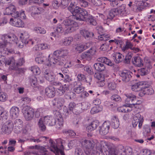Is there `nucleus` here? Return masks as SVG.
Here are the masks:
<instances>
[{
    "label": "nucleus",
    "instance_id": "obj_17",
    "mask_svg": "<svg viewBox=\"0 0 155 155\" xmlns=\"http://www.w3.org/2000/svg\"><path fill=\"white\" fill-rule=\"evenodd\" d=\"M82 146L85 148L86 150L91 149L92 148H94L95 142L92 140H85L82 142Z\"/></svg>",
    "mask_w": 155,
    "mask_h": 155
},
{
    "label": "nucleus",
    "instance_id": "obj_48",
    "mask_svg": "<svg viewBox=\"0 0 155 155\" xmlns=\"http://www.w3.org/2000/svg\"><path fill=\"white\" fill-rule=\"evenodd\" d=\"M46 109L44 108H40L38 109L35 112V116L37 118L41 117L43 113L45 112Z\"/></svg>",
    "mask_w": 155,
    "mask_h": 155
},
{
    "label": "nucleus",
    "instance_id": "obj_57",
    "mask_svg": "<svg viewBox=\"0 0 155 155\" xmlns=\"http://www.w3.org/2000/svg\"><path fill=\"white\" fill-rule=\"evenodd\" d=\"M145 8L144 7L142 6H138L134 5H133V10L136 12H141Z\"/></svg>",
    "mask_w": 155,
    "mask_h": 155
},
{
    "label": "nucleus",
    "instance_id": "obj_39",
    "mask_svg": "<svg viewBox=\"0 0 155 155\" xmlns=\"http://www.w3.org/2000/svg\"><path fill=\"white\" fill-rule=\"evenodd\" d=\"M120 125L119 121L117 117L114 116L112 119L111 126L114 129L118 128Z\"/></svg>",
    "mask_w": 155,
    "mask_h": 155
},
{
    "label": "nucleus",
    "instance_id": "obj_18",
    "mask_svg": "<svg viewBox=\"0 0 155 155\" xmlns=\"http://www.w3.org/2000/svg\"><path fill=\"white\" fill-rule=\"evenodd\" d=\"M142 118L140 115L137 114L135 115L133 117V120L132 121V124L134 127H135L139 124V127L140 128L142 125Z\"/></svg>",
    "mask_w": 155,
    "mask_h": 155
},
{
    "label": "nucleus",
    "instance_id": "obj_20",
    "mask_svg": "<svg viewBox=\"0 0 155 155\" xmlns=\"http://www.w3.org/2000/svg\"><path fill=\"white\" fill-rule=\"evenodd\" d=\"M100 145L99 143H97L96 146L97 147L96 150H95V148H92V149L86 150L85 151V153L87 155H95L97 152H98L99 151L100 152H102L103 150L101 148V147H97V146Z\"/></svg>",
    "mask_w": 155,
    "mask_h": 155
},
{
    "label": "nucleus",
    "instance_id": "obj_31",
    "mask_svg": "<svg viewBox=\"0 0 155 155\" xmlns=\"http://www.w3.org/2000/svg\"><path fill=\"white\" fill-rule=\"evenodd\" d=\"M19 12L16 11L15 6L13 5H12L6 8L4 12V14L5 15H11L12 16L13 13H18Z\"/></svg>",
    "mask_w": 155,
    "mask_h": 155
},
{
    "label": "nucleus",
    "instance_id": "obj_42",
    "mask_svg": "<svg viewBox=\"0 0 155 155\" xmlns=\"http://www.w3.org/2000/svg\"><path fill=\"white\" fill-rule=\"evenodd\" d=\"M24 63L25 60L23 58H22L19 59L18 62L16 63H15V69H13V67H12V69L20 71H22V70L21 68H18L17 67L22 66Z\"/></svg>",
    "mask_w": 155,
    "mask_h": 155
},
{
    "label": "nucleus",
    "instance_id": "obj_22",
    "mask_svg": "<svg viewBox=\"0 0 155 155\" xmlns=\"http://www.w3.org/2000/svg\"><path fill=\"white\" fill-rule=\"evenodd\" d=\"M118 13L116 8L111 9L109 13V16L110 18L107 17L106 19L105 18L106 20H104V23L109 25L110 20H111L115 16L118 15Z\"/></svg>",
    "mask_w": 155,
    "mask_h": 155
},
{
    "label": "nucleus",
    "instance_id": "obj_45",
    "mask_svg": "<svg viewBox=\"0 0 155 155\" xmlns=\"http://www.w3.org/2000/svg\"><path fill=\"white\" fill-rule=\"evenodd\" d=\"M79 107L82 110H86L89 108L90 107V104L88 102H83L78 104Z\"/></svg>",
    "mask_w": 155,
    "mask_h": 155
},
{
    "label": "nucleus",
    "instance_id": "obj_56",
    "mask_svg": "<svg viewBox=\"0 0 155 155\" xmlns=\"http://www.w3.org/2000/svg\"><path fill=\"white\" fill-rule=\"evenodd\" d=\"M101 110V108L98 106H95L93 107L91 110L92 114H94L100 112Z\"/></svg>",
    "mask_w": 155,
    "mask_h": 155
},
{
    "label": "nucleus",
    "instance_id": "obj_32",
    "mask_svg": "<svg viewBox=\"0 0 155 155\" xmlns=\"http://www.w3.org/2000/svg\"><path fill=\"white\" fill-rule=\"evenodd\" d=\"M99 125V122L97 120L93 121L86 127V130L88 132H91L95 129Z\"/></svg>",
    "mask_w": 155,
    "mask_h": 155
},
{
    "label": "nucleus",
    "instance_id": "obj_33",
    "mask_svg": "<svg viewBox=\"0 0 155 155\" xmlns=\"http://www.w3.org/2000/svg\"><path fill=\"white\" fill-rule=\"evenodd\" d=\"M64 102V99L63 98L55 99L53 101V105L58 108H60L63 106Z\"/></svg>",
    "mask_w": 155,
    "mask_h": 155
},
{
    "label": "nucleus",
    "instance_id": "obj_28",
    "mask_svg": "<svg viewBox=\"0 0 155 155\" xmlns=\"http://www.w3.org/2000/svg\"><path fill=\"white\" fill-rule=\"evenodd\" d=\"M55 92L54 88L52 86H49L46 88L45 94L49 98L54 97L55 95Z\"/></svg>",
    "mask_w": 155,
    "mask_h": 155
},
{
    "label": "nucleus",
    "instance_id": "obj_30",
    "mask_svg": "<svg viewBox=\"0 0 155 155\" xmlns=\"http://www.w3.org/2000/svg\"><path fill=\"white\" fill-rule=\"evenodd\" d=\"M114 61L117 63H119L123 61L124 56L119 52L114 53L112 54Z\"/></svg>",
    "mask_w": 155,
    "mask_h": 155
},
{
    "label": "nucleus",
    "instance_id": "obj_10",
    "mask_svg": "<svg viewBox=\"0 0 155 155\" xmlns=\"http://www.w3.org/2000/svg\"><path fill=\"white\" fill-rule=\"evenodd\" d=\"M96 49L95 47H91L89 50L82 54L81 58L82 59H86L88 61H90L92 58L93 56L95 54Z\"/></svg>",
    "mask_w": 155,
    "mask_h": 155
},
{
    "label": "nucleus",
    "instance_id": "obj_62",
    "mask_svg": "<svg viewBox=\"0 0 155 155\" xmlns=\"http://www.w3.org/2000/svg\"><path fill=\"white\" fill-rule=\"evenodd\" d=\"M7 99L6 94L2 92L0 93V101L4 102Z\"/></svg>",
    "mask_w": 155,
    "mask_h": 155
},
{
    "label": "nucleus",
    "instance_id": "obj_14",
    "mask_svg": "<svg viewBox=\"0 0 155 155\" xmlns=\"http://www.w3.org/2000/svg\"><path fill=\"white\" fill-rule=\"evenodd\" d=\"M110 125V122L109 121H105L100 127L99 133L102 135H105L109 132Z\"/></svg>",
    "mask_w": 155,
    "mask_h": 155
},
{
    "label": "nucleus",
    "instance_id": "obj_26",
    "mask_svg": "<svg viewBox=\"0 0 155 155\" xmlns=\"http://www.w3.org/2000/svg\"><path fill=\"white\" fill-rule=\"evenodd\" d=\"M131 74L132 73L129 71L124 70L121 73L120 75L122 77L123 81L128 82L131 78Z\"/></svg>",
    "mask_w": 155,
    "mask_h": 155
},
{
    "label": "nucleus",
    "instance_id": "obj_61",
    "mask_svg": "<svg viewBox=\"0 0 155 155\" xmlns=\"http://www.w3.org/2000/svg\"><path fill=\"white\" fill-rule=\"evenodd\" d=\"M34 30L38 33L45 34L46 32V30L43 28L41 27H36L35 28Z\"/></svg>",
    "mask_w": 155,
    "mask_h": 155
},
{
    "label": "nucleus",
    "instance_id": "obj_7",
    "mask_svg": "<svg viewBox=\"0 0 155 155\" xmlns=\"http://www.w3.org/2000/svg\"><path fill=\"white\" fill-rule=\"evenodd\" d=\"M63 24L65 25V28L64 34L74 31H75L76 28L78 27L77 23L70 19L64 20Z\"/></svg>",
    "mask_w": 155,
    "mask_h": 155
},
{
    "label": "nucleus",
    "instance_id": "obj_25",
    "mask_svg": "<svg viewBox=\"0 0 155 155\" xmlns=\"http://www.w3.org/2000/svg\"><path fill=\"white\" fill-rule=\"evenodd\" d=\"M46 150L44 147H41L40 148V151L37 153L34 150L32 152L30 151H25L24 153L25 155H31V154H34L36 155H48V154L45 152Z\"/></svg>",
    "mask_w": 155,
    "mask_h": 155
},
{
    "label": "nucleus",
    "instance_id": "obj_16",
    "mask_svg": "<svg viewBox=\"0 0 155 155\" xmlns=\"http://www.w3.org/2000/svg\"><path fill=\"white\" fill-rule=\"evenodd\" d=\"M14 125L13 129L14 132L16 133H19L22 129L23 122L20 119H16L14 121Z\"/></svg>",
    "mask_w": 155,
    "mask_h": 155
},
{
    "label": "nucleus",
    "instance_id": "obj_5",
    "mask_svg": "<svg viewBox=\"0 0 155 155\" xmlns=\"http://www.w3.org/2000/svg\"><path fill=\"white\" fill-rule=\"evenodd\" d=\"M1 39L2 42H0V48L10 46V44L17 43L18 38L16 36L13 34H5L2 35Z\"/></svg>",
    "mask_w": 155,
    "mask_h": 155
},
{
    "label": "nucleus",
    "instance_id": "obj_15",
    "mask_svg": "<svg viewBox=\"0 0 155 155\" xmlns=\"http://www.w3.org/2000/svg\"><path fill=\"white\" fill-rule=\"evenodd\" d=\"M68 53V50L65 48H62L54 51V54L56 55L58 58L62 59V61L63 62L65 57L67 56Z\"/></svg>",
    "mask_w": 155,
    "mask_h": 155
},
{
    "label": "nucleus",
    "instance_id": "obj_27",
    "mask_svg": "<svg viewBox=\"0 0 155 155\" xmlns=\"http://www.w3.org/2000/svg\"><path fill=\"white\" fill-rule=\"evenodd\" d=\"M31 11V15L33 17H35L36 15L40 14L43 12V9L40 7H31L30 8Z\"/></svg>",
    "mask_w": 155,
    "mask_h": 155
},
{
    "label": "nucleus",
    "instance_id": "obj_4",
    "mask_svg": "<svg viewBox=\"0 0 155 155\" xmlns=\"http://www.w3.org/2000/svg\"><path fill=\"white\" fill-rule=\"evenodd\" d=\"M56 141L58 143V146H59V144H61L59 148L57 146L56 144L52 140L50 139L49 142L51 143L50 148L51 150L55 153L56 155H59L60 153L61 155H65L63 151L64 148L63 144L65 143V141L61 138H58L56 140Z\"/></svg>",
    "mask_w": 155,
    "mask_h": 155
},
{
    "label": "nucleus",
    "instance_id": "obj_8",
    "mask_svg": "<svg viewBox=\"0 0 155 155\" xmlns=\"http://www.w3.org/2000/svg\"><path fill=\"white\" fill-rule=\"evenodd\" d=\"M50 55L48 56V62L49 63L48 64V66L54 65L55 64L56 65L62 66L63 65L64 62L62 61V59H61L60 58L58 57L56 55L54 54L51 57Z\"/></svg>",
    "mask_w": 155,
    "mask_h": 155
},
{
    "label": "nucleus",
    "instance_id": "obj_9",
    "mask_svg": "<svg viewBox=\"0 0 155 155\" xmlns=\"http://www.w3.org/2000/svg\"><path fill=\"white\" fill-rule=\"evenodd\" d=\"M22 112L26 120H30L34 117V110L28 106H26L23 108Z\"/></svg>",
    "mask_w": 155,
    "mask_h": 155
},
{
    "label": "nucleus",
    "instance_id": "obj_37",
    "mask_svg": "<svg viewBox=\"0 0 155 155\" xmlns=\"http://www.w3.org/2000/svg\"><path fill=\"white\" fill-rule=\"evenodd\" d=\"M149 69L146 67L139 69L138 70V74L136 76L137 77H139L140 75H145L149 73Z\"/></svg>",
    "mask_w": 155,
    "mask_h": 155
},
{
    "label": "nucleus",
    "instance_id": "obj_34",
    "mask_svg": "<svg viewBox=\"0 0 155 155\" xmlns=\"http://www.w3.org/2000/svg\"><path fill=\"white\" fill-rule=\"evenodd\" d=\"M107 76V75L104 76V74L100 73H96L94 75L95 78L99 81L98 83H101L102 86H103L105 84V78Z\"/></svg>",
    "mask_w": 155,
    "mask_h": 155
},
{
    "label": "nucleus",
    "instance_id": "obj_35",
    "mask_svg": "<svg viewBox=\"0 0 155 155\" xmlns=\"http://www.w3.org/2000/svg\"><path fill=\"white\" fill-rule=\"evenodd\" d=\"M19 110L18 107L15 106L12 107L10 111V115L12 117L15 118L19 115Z\"/></svg>",
    "mask_w": 155,
    "mask_h": 155
},
{
    "label": "nucleus",
    "instance_id": "obj_11",
    "mask_svg": "<svg viewBox=\"0 0 155 155\" xmlns=\"http://www.w3.org/2000/svg\"><path fill=\"white\" fill-rule=\"evenodd\" d=\"M143 88L139 93V95L140 97L143 96L144 95H152L154 93L153 89L149 87L146 84V82H144Z\"/></svg>",
    "mask_w": 155,
    "mask_h": 155
},
{
    "label": "nucleus",
    "instance_id": "obj_59",
    "mask_svg": "<svg viewBox=\"0 0 155 155\" xmlns=\"http://www.w3.org/2000/svg\"><path fill=\"white\" fill-rule=\"evenodd\" d=\"M106 152V154L107 155H118V154L115 151L114 149L113 148L109 147L108 150Z\"/></svg>",
    "mask_w": 155,
    "mask_h": 155
},
{
    "label": "nucleus",
    "instance_id": "obj_49",
    "mask_svg": "<svg viewBox=\"0 0 155 155\" xmlns=\"http://www.w3.org/2000/svg\"><path fill=\"white\" fill-rule=\"evenodd\" d=\"M45 124H45L42 120V119H40L39 120L38 125L39 128L42 131H44L46 129Z\"/></svg>",
    "mask_w": 155,
    "mask_h": 155
},
{
    "label": "nucleus",
    "instance_id": "obj_12",
    "mask_svg": "<svg viewBox=\"0 0 155 155\" xmlns=\"http://www.w3.org/2000/svg\"><path fill=\"white\" fill-rule=\"evenodd\" d=\"M13 127V125L11 121H7L2 126L1 130L3 132L9 134L12 132Z\"/></svg>",
    "mask_w": 155,
    "mask_h": 155
},
{
    "label": "nucleus",
    "instance_id": "obj_53",
    "mask_svg": "<svg viewBox=\"0 0 155 155\" xmlns=\"http://www.w3.org/2000/svg\"><path fill=\"white\" fill-rule=\"evenodd\" d=\"M46 60V58L43 55L39 56L35 58V61L38 64L42 63Z\"/></svg>",
    "mask_w": 155,
    "mask_h": 155
},
{
    "label": "nucleus",
    "instance_id": "obj_23",
    "mask_svg": "<svg viewBox=\"0 0 155 155\" xmlns=\"http://www.w3.org/2000/svg\"><path fill=\"white\" fill-rule=\"evenodd\" d=\"M89 47L88 43H80L75 45V49L76 52L80 53L88 48Z\"/></svg>",
    "mask_w": 155,
    "mask_h": 155
},
{
    "label": "nucleus",
    "instance_id": "obj_2",
    "mask_svg": "<svg viewBox=\"0 0 155 155\" xmlns=\"http://www.w3.org/2000/svg\"><path fill=\"white\" fill-rule=\"evenodd\" d=\"M25 12L21 11L18 13H13L12 15V18H10L9 23L12 25L18 28H23L25 26L24 22L20 19H25L26 16Z\"/></svg>",
    "mask_w": 155,
    "mask_h": 155
},
{
    "label": "nucleus",
    "instance_id": "obj_58",
    "mask_svg": "<svg viewBox=\"0 0 155 155\" xmlns=\"http://www.w3.org/2000/svg\"><path fill=\"white\" fill-rule=\"evenodd\" d=\"M132 58V55L130 54H128L124 58L123 61L126 64H129L130 62L131 59Z\"/></svg>",
    "mask_w": 155,
    "mask_h": 155
},
{
    "label": "nucleus",
    "instance_id": "obj_40",
    "mask_svg": "<svg viewBox=\"0 0 155 155\" xmlns=\"http://www.w3.org/2000/svg\"><path fill=\"white\" fill-rule=\"evenodd\" d=\"M29 35L27 32L26 31H23L19 35L20 38L21 40L22 43H25L29 37Z\"/></svg>",
    "mask_w": 155,
    "mask_h": 155
},
{
    "label": "nucleus",
    "instance_id": "obj_1",
    "mask_svg": "<svg viewBox=\"0 0 155 155\" xmlns=\"http://www.w3.org/2000/svg\"><path fill=\"white\" fill-rule=\"evenodd\" d=\"M42 73L46 80L50 82L52 84L59 87L58 91L60 95L63 94L66 91L68 90V86L66 84L61 86V83L56 80L54 75L48 70L44 69L42 70Z\"/></svg>",
    "mask_w": 155,
    "mask_h": 155
},
{
    "label": "nucleus",
    "instance_id": "obj_64",
    "mask_svg": "<svg viewBox=\"0 0 155 155\" xmlns=\"http://www.w3.org/2000/svg\"><path fill=\"white\" fill-rule=\"evenodd\" d=\"M22 103L24 104H29L31 101V99L28 97H23L21 99Z\"/></svg>",
    "mask_w": 155,
    "mask_h": 155
},
{
    "label": "nucleus",
    "instance_id": "obj_41",
    "mask_svg": "<svg viewBox=\"0 0 155 155\" xmlns=\"http://www.w3.org/2000/svg\"><path fill=\"white\" fill-rule=\"evenodd\" d=\"M84 21H85L88 23L90 25H97V22L95 20L94 18L92 15H90L86 18Z\"/></svg>",
    "mask_w": 155,
    "mask_h": 155
},
{
    "label": "nucleus",
    "instance_id": "obj_29",
    "mask_svg": "<svg viewBox=\"0 0 155 155\" xmlns=\"http://www.w3.org/2000/svg\"><path fill=\"white\" fill-rule=\"evenodd\" d=\"M119 16H126L127 15L126 6L125 4H122L120 6L116 8Z\"/></svg>",
    "mask_w": 155,
    "mask_h": 155
},
{
    "label": "nucleus",
    "instance_id": "obj_36",
    "mask_svg": "<svg viewBox=\"0 0 155 155\" xmlns=\"http://www.w3.org/2000/svg\"><path fill=\"white\" fill-rule=\"evenodd\" d=\"M132 62L133 64L136 66L140 67L143 65V60L139 56L135 57L133 58Z\"/></svg>",
    "mask_w": 155,
    "mask_h": 155
},
{
    "label": "nucleus",
    "instance_id": "obj_50",
    "mask_svg": "<svg viewBox=\"0 0 155 155\" xmlns=\"http://www.w3.org/2000/svg\"><path fill=\"white\" fill-rule=\"evenodd\" d=\"M73 41V38L71 37H68L66 38L62 41V43L64 45H69Z\"/></svg>",
    "mask_w": 155,
    "mask_h": 155
},
{
    "label": "nucleus",
    "instance_id": "obj_46",
    "mask_svg": "<svg viewBox=\"0 0 155 155\" xmlns=\"http://www.w3.org/2000/svg\"><path fill=\"white\" fill-rule=\"evenodd\" d=\"M107 87L109 90L110 91H113L115 93H117L118 91L116 89V84L113 81L108 83Z\"/></svg>",
    "mask_w": 155,
    "mask_h": 155
},
{
    "label": "nucleus",
    "instance_id": "obj_19",
    "mask_svg": "<svg viewBox=\"0 0 155 155\" xmlns=\"http://www.w3.org/2000/svg\"><path fill=\"white\" fill-rule=\"evenodd\" d=\"M68 108L70 111L75 114H77L79 113L80 108L79 107L78 104H76L74 102H70L68 106Z\"/></svg>",
    "mask_w": 155,
    "mask_h": 155
},
{
    "label": "nucleus",
    "instance_id": "obj_52",
    "mask_svg": "<svg viewBox=\"0 0 155 155\" xmlns=\"http://www.w3.org/2000/svg\"><path fill=\"white\" fill-rule=\"evenodd\" d=\"M110 99L111 101L114 102H120L121 101V99L120 96L116 94L111 96Z\"/></svg>",
    "mask_w": 155,
    "mask_h": 155
},
{
    "label": "nucleus",
    "instance_id": "obj_13",
    "mask_svg": "<svg viewBox=\"0 0 155 155\" xmlns=\"http://www.w3.org/2000/svg\"><path fill=\"white\" fill-rule=\"evenodd\" d=\"M0 63H1V65L5 64V65H10L13 67V69H15V60L14 57H11L7 59L4 56L1 57L0 58Z\"/></svg>",
    "mask_w": 155,
    "mask_h": 155
},
{
    "label": "nucleus",
    "instance_id": "obj_63",
    "mask_svg": "<svg viewBox=\"0 0 155 155\" xmlns=\"http://www.w3.org/2000/svg\"><path fill=\"white\" fill-rule=\"evenodd\" d=\"M64 133L66 135H68L71 137H73L75 135V133L72 130H68L66 131V130H64L63 131Z\"/></svg>",
    "mask_w": 155,
    "mask_h": 155
},
{
    "label": "nucleus",
    "instance_id": "obj_21",
    "mask_svg": "<svg viewBox=\"0 0 155 155\" xmlns=\"http://www.w3.org/2000/svg\"><path fill=\"white\" fill-rule=\"evenodd\" d=\"M54 113L57 119L56 121V123H57V127L58 129L61 128L63 126V119L61 117V115L59 112L57 110L54 111Z\"/></svg>",
    "mask_w": 155,
    "mask_h": 155
},
{
    "label": "nucleus",
    "instance_id": "obj_3",
    "mask_svg": "<svg viewBox=\"0 0 155 155\" xmlns=\"http://www.w3.org/2000/svg\"><path fill=\"white\" fill-rule=\"evenodd\" d=\"M97 61L99 62L94 63V67L97 71L100 72L104 71L106 69L105 65L102 63H105L110 66H112L114 65L113 62L105 57H100L97 58Z\"/></svg>",
    "mask_w": 155,
    "mask_h": 155
},
{
    "label": "nucleus",
    "instance_id": "obj_54",
    "mask_svg": "<svg viewBox=\"0 0 155 155\" xmlns=\"http://www.w3.org/2000/svg\"><path fill=\"white\" fill-rule=\"evenodd\" d=\"M110 38V36L108 34H103L100 35L98 36L99 40L101 41H106L108 40Z\"/></svg>",
    "mask_w": 155,
    "mask_h": 155
},
{
    "label": "nucleus",
    "instance_id": "obj_51",
    "mask_svg": "<svg viewBox=\"0 0 155 155\" xmlns=\"http://www.w3.org/2000/svg\"><path fill=\"white\" fill-rule=\"evenodd\" d=\"M81 8L78 6H76L74 8V10H73V12L72 13V15L74 16V18L76 19L77 16H79V13L80 12V10H81Z\"/></svg>",
    "mask_w": 155,
    "mask_h": 155
},
{
    "label": "nucleus",
    "instance_id": "obj_44",
    "mask_svg": "<svg viewBox=\"0 0 155 155\" xmlns=\"http://www.w3.org/2000/svg\"><path fill=\"white\" fill-rule=\"evenodd\" d=\"M54 33L57 34H59L62 33L64 31V29L63 28L62 25L60 24H58L54 28Z\"/></svg>",
    "mask_w": 155,
    "mask_h": 155
},
{
    "label": "nucleus",
    "instance_id": "obj_24",
    "mask_svg": "<svg viewBox=\"0 0 155 155\" xmlns=\"http://www.w3.org/2000/svg\"><path fill=\"white\" fill-rule=\"evenodd\" d=\"M80 12L79 13V16H76V19L80 21H84L89 15V14L87 11L85 9L81 8L80 10Z\"/></svg>",
    "mask_w": 155,
    "mask_h": 155
},
{
    "label": "nucleus",
    "instance_id": "obj_47",
    "mask_svg": "<svg viewBox=\"0 0 155 155\" xmlns=\"http://www.w3.org/2000/svg\"><path fill=\"white\" fill-rule=\"evenodd\" d=\"M29 69L35 75H38L41 73L39 68L37 66H32L29 68Z\"/></svg>",
    "mask_w": 155,
    "mask_h": 155
},
{
    "label": "nucleus",
    "instance_id": "obj_38",
    "mask_svg": "<svg viewBox=\"0 0 155 155\" xmlns=\"http://www.w3.org/2000/svg\"><path fill=\"white\" fill-rule=\"evenodd\" d=\"M143 81H141L133 84L131 86V89L135 91L141 90V88L143 87Z\"/></svg>",
    "mask_w": 155,
    "mask_h": 155
},
{
    "label": "nucleus",
    "instance_id": "obj_43",
    "mask_svg": "<svg viewBox=\"0 0 155 155\" xmlns=\"http://www.w3.org/2000/svg\"><path fill=\"white\" fill-rule=\"evenodd\" d=\"M80 34L85 38L92 37L93 36L94 34L92 32H90L86 30H82L80 31Z\"/></svg>",
    "mask_w": 155,
    "mask_h": 155
},
{
    "label": "nucleus",
    "instance_id": "obj_55",
    "mask_svg": "<svg viewBox=\"0 0 155 155\" xmlns=\"http://www.w3.org/2000/svg\"><path fill=\"white\" fill-rule=\"evenodd\" d=\"M84 90V87L79 85L78 87H75L74 89V91L77 94L81 93Z\"/></svg>",
    "mask_w": 155,
    "mask_h": 155
},
{
    "label": "nucleus",
    "instance_id": "obj_6",
    "mask_svg": "<svg viewBox=\"0 0 155 155\" xmlns=\"http://www.w3.org/2000/svg\"><path fill=\"white\" fill-rule=\"evenodd\" d=\"M127 98L126 99L125 102L127 105L126 106L130 107L138 108H139V105L141 104V102L137 101L136 102V96L132 94H125Z\"/></svg>",
    "mask_w": 155,
    "mask_h": 155
},
{
    "label": "nucleus",
    "instance_id": "obj_60",
    "mask_svg": "<svg viewBox=\"0 0 155 155\" xmlns=\"http://www.w3.org/2000/svg\"><path fill=\"white\" fill-rule=\"evenodd\" d=\"M1 108L0 107V120H5L7 118L8 115H7L6 113L2 112Z\"/></svg>",
    "mask_w": 155,
    "mask_h": 155
}]
</instances>
